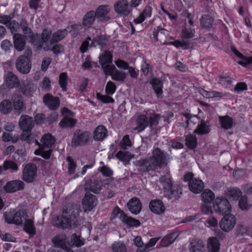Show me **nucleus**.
<instances>
[{
    "mask_svg": "<svg viewBox=\"0 0 252 252\" xmlns=\"http://www.w3.org/2000/svg\"><path fill=\"white\" fill-rule=\"evenodd\" d=\"M14 109L18 111H21L23 108V102L22 97L20 95L13 94L12 96Z\"/></svg>",
    "mask_w": 252,
    "mask_h": 252,
    "instance_id": "obj_41",
    "label": "nucleus"
},
{
    "mask_svg": "<svg viewBox=\"0 0 252 252\" xmlns=\"http://www.w3.org/2000/svg\"><path fill=\"white\" fill-rule=\"evenodd\" d=\"M236 221L235 216L233 214L228 213L225 214L220 220L219 223L220 227L223 231L228 232L234 228L236 224Z\"/></svg>",
    "mask_w": 252,
    "mask_h": 252,
    "instance_id": "obj_9",
    "label": "nucleus"
},
{
    "mask_svg": "<svg viewBox=\"0 0 252 252\" xmlns=\"http://www.w3.org/2000/svg\"><path fill=\"white\" fill-rule=\"evenodd\" d=\"M72 208L68 210L69 219L63 216H60L53 221V225L59 228L66 229L73 226L74 228L78 225L79 208L77 205L72 206Z\"/></svg>",
    "mask_w": 252,
    "mask_h": 252,
    "instance_id": "obj_1",
    "label": "nucleus"
},
{
    "mask_svg": "<svg viewBox=\"0 0 252 252\" xmlns=\"http://www.w3.org/2000/svg\"><path fill=\"white\" fill-rule=\"evenodd\" d=\"M4 170L11 169L14 171L18 170L17 164L13 161L6 160L4 162L3 166H2Z\"/></svg>",
    "mask_w": 252,
    "mask_h": 252,
    "instance_id": "obj_51",
    "label": "nucleus"
},
{
    "mask_svg": "<svg viewBox=\"0 0 252 252\" xmlns=\"http://www.w3.org/2000/svg\"><path fill=\"white\" fill-rule=\"evenodd\" d=\"M95 17L94 11H90L87 13L83 19V25L86 27L90 26L94 22Z\"/></svg>",
    "mask_w": 252,
    "mask_h": 252,
    "instance_id": "obj_39",
    "label": "nucleus"
},
{
    "mask_svg": "<svg viewBox=\"0 0 252 252\" xmlns=\"http://www.w3.org/2000/svg\"><path fill=\"white\" fill-rule=\"evenodd\" d=\"M251 205L248 201L246 196H242L239 202V207L242 211L247 210L250 208Z\"/></svg>",
    "mask_w": 252,
    "mask_h": 252,
    "instance_id": "obj_52",
    "label": "nucleus"
},
{
    "mask_svg": "<svg viewBox=\"0 0 252 252\" xmlns=\"http://www.w3.org/2000/svg\"><path fill=\"white\" fill-rule=\"evenodd\" d=\"M55 142V138L50 134H44L41 139V144L39 145V152L40 156L45 159H49L51 156L52 150L51 148ZM38 151L35 152L36 155H38Z\"/></svg>",
    "mask_w": 252,
    "mask_h": 252,
    "instance_id": "obj_4",
    "label": "nucleus"
},
{
    "mask_svg": "<svg viewBox=\"0 0 252 252\" xmlns=\"http://www.w3.org/2000/svg\"><path fill=\"white\" fill-rule=\"evenodd\" d=\"M40 87L42 89L49 91L51 89L50 79L48 77H45L41 83Z\"/></svg>",
    "mask_w": 252,
    "mask_h": 252,
    "instance_id": "obj_60",
    "label": "nucleus"
},
{
    "mask_svg": "<svg viewBox=\"0 0 252 252\" xmlns=\"http://www.w3.org/2000/svg\"><path fill=\"white\" fill-rule=\"evenodd\" d=\"M122 221L125 223L127 226L137 227L140 225V222L137 220L134 219L131 217L123 216L121 217Z\"/></svg>",
    "mask_w": 252,
    "mask_h": 252,
    "instance_id": "obj_40",
    "label": "nucleus"
},
{
    "mask_svg": "<svg viewBox=\"0 0 252 252\" xmlns=\"http://www.w3.org/2000/svg\"><path fill=\"white\" fill-rule=\"evenodd\" d=\"M4 81L6 85L9 88L17 87L19 86L20 81L16 75L12 72H8L5 75Z\"/></svg>",
    "mask_w": 252,
    "mask_h": 252,
    "instance_id": "obj_22",
    "label": "nucleus"
},
{
    "mask_svg": "<svg viewBox=\"0 0 252 252\" xmlns=\"http://www.w3.org/2000/svg\"><path fill=\"white\" fill-rule=\"evenodd\" d=\"M194 31L190 28H185L183 30L182 36L183 38H190L194 36Z\"/></svg>",
    "mask_w": 252,
    "mask_h": 252,
    "instance_id": "obj_56",
    "label": "nucleus"
},
{
    "mask_svg": "<svg viewBox=\"0 0 252 252\" xmlns=\"http://www.w3.org/2000/svg\"><path fill=\"white\" fill-rule=\"evenodd\" d=\"M117 158L125 163L128 162L133 157L128 152L119 151L116 155Z\"/></svg>",
    "mask_w": 252,
    "mask_h": 252,
    "instance_id": "obj_45",
    "label": "nucleus"
},
{
    "mask_svg": "<svg viewBox=\"0 0 252 252\" xmlns=\"http://www.w3.org/2000/svg\"><path fill=\"white\" fill-rule=\"evenodd\" d=\"M177 234L176 233H172L163 237L160 242V246L161 247H167L171 245L176 239Z\"/></svg>",
    "mask_w": 252,
    "mask_h": 252,
    "instance_id": "obj_33",
    "label": "nucleus"
},
{
    "mask_svg": "<svg viewBox=\"0 0 252 252\" xmlns=\"http://www.w3.org/2000/svg\"><path fill=\"white\" fill-rule=\"evenodd\" d=\"M215 211L221 215L227 214L231 212L232 208L228 201L222 197H217L213 202Z\"/></svg>",
    "mask_w": 252,
    "mask_h": 252,
    "instance_id": "obj_7",
    "label": "nucleus"
},
{
    "mask_svg": "<svg viewBox=\"0 0 252 252\" xmlns=\"http://www.w3.org/2000/svg\"><path fill=\"white\" fill-rule=\"evenodd\" d=\"M22 93L26 95H32L36 90V86L30 81L23 80L20 86Z\"/></svg>",
    "mask_w": 252,
    "mask_h": 252,
    "instance_id": "obj_20",
    "label": "nucleus"
},
{
    "mask_svg": "<svg viewBox=\"0 0 252 252\" xmlns=\"http://www.w3.org/2000/svg\"><path fill=\"white\" fill-rule=\"evenodd\" d=\"M37 177V167L34 163L26 164L23 170L22 179L25 182L32 183Z\"/></svg>",
    "mask_w": 252,
    "mask_h": 252,
    "instance_id": "obj_10",
    "label": "nucleus"
},
{
    "mask_svg": "<svg viewBox=\"0 0 252 252\" xmlns=\"http://www.w3.org/2000/svg\"><path fill=\"white\" fill-rule=\"evenodd\" d=\"M149 207L151 211L155 214H161L165 210V207L163 202L159 199L151 201L150 203Z\"/></svg>",
    "mask_w": 252,
    "mask_h": 252,
    "instance_id": "obj_21",
    "label": "nucleus"
},
{
    "mask_svg": "<svg viewBox=\"0 0 252 252\" xmlns=\"http://www.w3.org/2000/svg\"><path fill=\"white\" fill-rule=\"evenodd\" d=\"M113 252H126L125 245L121 242H116L112 245Z\"/></svg>",
    "mask_w": 252,
    "mask_h": 252,
    "instance_id": "obj_49",
    "label": "nucleus"
},
{
    "mask_svg": "<svg viewBox=\"0 0 252 252\" xmlns=\"http://www.w3.org/2000/svg\"><path fill=\"white\" fill-rule=\"evenodd\" d=\"M219 121L221 126L224 129H230L233 126V120L232 118L228 116L220 117Z\"/></svg>",
    "mask_w": 252,
    "mask_h": 252,
    "instance_id": "obj_38",
    "label": "nucleus"
},
{
    "mask_svg": "<svg viewBox=\"0 0 252 252\" xmlns=\"http://www.w3.org/2000/svg\"><path fill=\"white\" fill-rule=\"evenodd\" d=\"M165 156L159 149L156 148L153 150L151 158L145 163L147 170H152L158 166H160L164 163Z\"/></svg>",
    "mask_w": 252,
    "mask_h": 252,
    "instance_id": "obj_6",
    "label": "nucleus"
},
{
    "mask_svg": "<svg viewBox=\"0 0 252 252\" xmlns=\"http://www.w3.org/2000/svg\"><path fill=\"white\" fill-rule=\"evenodd\" d=\"M52 241L56 247L66 250L68 252H73L74 251L72 249H69L68 245L72 247L79 246V237L75 233L71 235L69 243L67 241L66 236L64 234L57 235L53 238Z\"/></svg>",
    "mask_w": 252,
    "mask_h": 252,
    "instance_id": "obj_2",
    "label": "nucleus"
},
{
    "mask_svg": "<svg viewBox=\"0 0 252 252\" xmlns=\"http://www.w3.org/2000/svg\"><path fill=\"white\" fill-rule=\"evenodd\" d=\"M158 115L153 114H141L138 116L136 120V126L134 129L139 132L143 131L150 124L151 125H156L158 121Z\"/></svg>",
    "mask_w": 252,
    "mask_h": 252,
    "instance_id": "obj_5",
    "label": "nucleus"
},
{
    "mask_svg": "<svg viewBox=\"0 0 252 252\" xmlns=\"http://www.w3.org/2000/svg\"><path fill=\"white\" fill-rule=\"evenodd\" d=\"M24 230L28 233L30 237H32L36 233V229L32 219L27 218L23 222Z\"/></svg>",
    "mask_w": 252,
    "mask_h": 252,
    "instance_id": "obj_29",
    "label": "nucleus"
},
{
    "mask_svg": "<svg viewBox=\"0 0 252 252\" xmlns=\"http://www.w3.org/2000/svg\"><path fill=\"white\" fill-rule=\"evenodd\" d=\"M225 194L230 199L237 200L242 195V192L237 188H229L226 189Z\"/></svg>",
    "mask_w": 252,
    "mask_h": 252,
    "instance_id": "obj_32",
    "label": "nucleus"
},
{
    "mask_svg": "<svg viewBox=\"0 0 252 252\" xmlns=\"http://www.w3.org/2000/svg\"><path fill=\"white\" fill-rule=\"evenodd\" d=\"M1 47L5 52H7L9 51L10 49L12 48V44L9 40L5 39L1 42Z\"/></svg>",
    "mask_w": 252,
    "mask_h": 252,
    "instance_id": "obj_62",
    "label": "nucleus"
},
{
    "mask_svg": "<svg viewBox=\"0 0 252 252\" xmlns=\"http://www.w3.org/2000/svg\"><path fill=\"white\" fill-rule=\"evenodd\" d=\"M159 239L158 237L151 238L149 242L145 245L144 249L140 250V252H147L151 250Z\"/></svg>",
    "mask_w": 252,
    "mask_h": 252,
    "instance_id": "obj_50",
    "label": "nucleus"
},
{
    "mask_svg": "<svg viewBox=\"0 0 252 252\" xmlns=\"http://www.w3.org/2000/svg\"><path fill=\"white\" fill-rule=\"evenodd\" d=\"M112 55L109 52H105L103 53L99 56V62L101 64L102 68L103 71L105 73V69L107 67L111 66L113 65L109 64V63H112Z\"/></svg>",
    "mask_w": 252,
    "mask_h": 252,
    "instance_id": "obj_27",
    "label": "nucleus"
},
{
    "mask_svg": "<svg viewBox=\"0 0 252 252\" xmlns=\"http://www.w3.org/2000/svg\"><path fill=\"white\" fill-rule=\"evenodd\" d=\"M3 218L6 223L19 226L23 224L28 216L25 210L20 209L17 211L13 210L3 213Z\"/></svg>",
    "mask_w": 252,
    "mask_h": 252,
    "instance_id": "obj_3",
    "label": "nucleus"
},
{
    "mask_svg": "<svg viewBox=\"0 0 252 252\" xmlns=\"http://www.w3.org/2000/svg\"><path fill=\"white\" fill-rule=\"evenodd\" d=\"M96 96L98 99L103 103H113L114 101V100L112 97L108 95H102L100 94H97Z\"/></svg>",
    "mask_w": 252,
    "mask_h": 252,
    "instance_id": "obj_58",
    "label": "nucleus"
},
{
    "mask_svg": "<svg viewBox=\"0 0 252 252\" xmlns=\"http://www.w3.org/2000/svg\"><path fill=\"white\" fill-rule=\"evenodd\" d=\"M160 183L165 191L170 192L171 194L174 196H176V194H175L172 189L171 177L169 174H168L165 176L161 177L160 179Z\"/></svg>",
    "mask_w": 252,
    "mask_h": 252,
    "instance_id": "obj_25",
    "label": "nucleus"
},
{
    "mask_svg": "<svg viewBox=\"0 0 252 252\" xmlns=\"http://www.w3.org/2000/svg\"><path fill=\"white\" fill-rule=\"evenodd\" d=\"M28 24L26 20L22 19L20 21L19 27L22 30L24 33L26 34V36L29 37L31 39V42H33L35 39V36L32 32L31 29L28 27Z\"/></svg>",
    "mask_w": 252,
    "mask_h": 252,
    "instance_id": "obj_35",
    "label": "nucleus"
},
{
    "mask_svg": "<svg viewBox=\"0 0 252 252\" xmlns=\"http://www.w3.org/2000/svg\"><path fill=\"white\" fill-rule=\"evenodd\" d=\"M52 34V31L49 29H45L42 32V46L45 51L50 50L51 49L50 40L48 42L49 39L51 38Z\"/></svg>",
    "mask_w": 252,
    "mask_h": 252,
    "instance_id": "obj_26",
    "label": "nucleus"
},
{
    "mask_svg": "<svg viewBox=\"0 0 252 252\" xmlns=\"http://www.w3.org/2000/svg\"><path fill=\"white\" fill-rule=\"evenodd\" d=\"M105 74L111 75L113 80L120 81H124L126 77V72L118 70L114 65L107 67L105 69Z\"/></svg>",
    "mask_w": 252,
    "mask_h": 252,
    "instance_id": "obj_15",
    "label": "nucleus"
},
{
    "mask_svg": "<svg viewBox=\"0 0 252 252\" xmlns=\"http://www.w3.org/2000/svg\"><path fill=\"white\" fill-rule=\"evenodd\" d=\"M201 196L204 203L201 207L202 212L205 214H211L213 212L211 203L215 198L214 193L209 189H205Z\"/></svg>",
    "mask_w": 252,
    "mask_h": 252,
    "instance_id": "obj_8",
    "label": "nucleus"
},
{
    "mask_svg": "<svg viewBox=\"0 0 252 252\" xmlns=\"http://www.w3.org/2000/svg\"><path fill=\"white\" fill-rule=\"evenodd\" d=\"M67 160L68 162V172L69 173L72 174L75 170L76 164L71 157H68L67 158Z\"/></svg>",
    "mask_w": 252,
    "mask_h": 252,
    "instance_id": "obj_64",
    "label": "nucleus"
},
{
    "mask_svg": "<svg viewBox=\"0 0 252 252\" xmlns=\"http://www.w3.org/2000/svg\"><path fill=\"white\" fill-rule=\"evenodd\" d=\"M25 184L22 181L15 180L8 182L3 186V189L6 192L12 193L23 190L25 188Z\"/></svg>",
    "mask_w": 252,
    "mask_h": 252,
    "instance_id": "obj_13",
    "label": "nucleus"
},
{
    "mask_svg": "<svg viewBox=\"0 0 252 252\" xmlns=\"http://www.w3.org/2000/svg\"><path fill=\"white\" fill-rule=\"evenodd\" d=\"M67 33L68 31L66 29L60 30L55 32L50 40L51 45H53L55 43L62 40Z\"/></svg>",
    "mask_w": 252,
    "mask_h": 252,
    "instance_id": "obj_34",
    "label": "nucleus"
},
{
    "mask_svg": "<svg viewBox=\"0 0 252 252\" xmlns=\"http://www.w3.org/2000/svg\"><path fill=\"white\" fill-rule=\"evenodd\" d=\"M210 132L209 125L205 122L201 121L197 128L194 130V132L198 134H205Z\"/></svg>",
    "mask_w": 252,
    "mask_h": 252,
    "instance_id": "obj_44",
    "label": "nucleus"
},
{
    "mask_svg": "<svg viewBox=\"0 0 252 252\" xmlns=\"http://www.w3.org/2000/svg\"><path fill=\"white\" fill-rule=\"evenodd\" d=\"M83 207L85 212L91 211L96 205L95 197L87 193L82 201Z\"/></svg>",
    "mask_w": 252,
    "mask_h": 252,
    "instance_id": "obj_18",
    "label": "nucleus"
},
{
    "mask_svg": "<svg viewBox=\"0 0 252 252\" xmlns=\"http://www.w3.org/2000/svg\"><path fill=\"white\" fill-rule=\"evenodd\" d=\"M123 216H126V215L119 208L116 207L114 209L112 213L113 218H118L122 221L121 217Z\"/></svg>",
    "mask_w": 252,
    "mask_h": 252,
    "instance_id": "obj_59",
    "label": "nucleus"
},
{
    "mask_svg": "<svg viewBox=\"0 0 252 252\" xmlns=\"http://www.w3.org/2000/svg\"><path fill=\"white\" fill-rule=\"evenodd\" d=\"M77 122V120L73 118H63L59 123V125L62 128L72 127Z\"/></svg>",
    "mask_w": 252,
    "mask_h": 252,
    "instance_id": "obj_43",
    "label": "nucleus"
},
{
    "mask_svg": "<svg viewBox=\"0 0 252 252\" xmlns=\"http://www.w3.org/2000/svg\"><path fill=\"white\" fill-rule=\"evenodd\" d=\"M116 90L115 84L111 82L108 81L106 85L105 92L107 94L112 95L114 94Z\"/></svg>",
    "mask_w": 252,
    "mask_h": 252,
    "instance_id": "obj_55",
    "label": "nucleus"
},
{
    "mask_svg": "<svg viewBox=\"0 0 252 252\" xmlns=\"http://www.w3.org/2000/svg\"><path fill=\"white\" fill-rule=\"evenodd\" d=\"M152 8L150 6L145 7L143 12L139 16L134 20L135 24H139L142 23L146 18H149L152 15Z\"/></svg>",
    "mask_w": 252,
    "mask_h": 252,
    "instance_id": "obj_31",
    "label": "nucleus"
},
{
    "mask_svg": "<svg viewBox=\"0 0 252 252\" xmlns=\"http://www.w3.org/2000/svg\"><path fill=\"white\" fill-rule=\"evenodd\" d=\"M43 102L46 107L52 110H57L59 107L60 104V98L49 93L43 96Z\"/></svg>",
    "mask_w": 252,
    "mask_h": 252,
    "instance_id": "obj_14",
    "label": "nucleus"
},
{
    "mask_svg": "<svg viewBox=\"0 0 252 252\" xmlns=\"http://www.w3.org/2000/svg\"><path fill=\"white\" fill-rule=\"evenodd\" d=\"M7 27L13 33L18 32V29H19V24L15 20H11Z\"/></svg>",
    "mask_w": 252,
    "mask_h": 252,
    "instance_id": "obj_57",
    "label": "nucleus"
},
{
    "mask_svg": "<svg viewBox=\"0 0 252 252\" xmlns=\"http://www.w3.org/2000/svg\"><path fill=\"white\" fill-rule=\"evenodd\" d=\"M59 84L60 87L62 89V90L64 92L66 91L67 88L66 85L68 82V77L66 73L62 72L59 76Z\"/></svg>",
    "mask_w": 252,
    "mask_h": 252,
    "instance_id": "obj_48",
    "label": "nucleus"
},
{
    "mask_svg": "<svg viewBox=\"0 0 252 252\" xmlns=\"http://www.w3.org/2000/svg\"><path fill=\"white\" fill-rule=\"evenodd\" d=\"M15 65L17 69L21 73H28L32 66L30 58L26 55L19 56L16 61Z\"/></svg>",
    "mask_w": 252,
    "mask_h": 252,
    "instance_id": "obj_11",
    "label": "nucleus"
},
{
    "mask_svg": "<svg viewBox=\"0 0 252 252\" xmlns=\"http://www.w3.org/2000/svg\"><path fill=\"white\" fill-rule=\"evenodd\" d=\"M111 10V7L108 5H101L99 6L94 12L95 16L99 18L102 22L109 20L110 18L108 15Z\"/></svg>",
    "mask_w": 252,
    "mask_h": 252,
    "instance_id": "obj_16",
    "label": "nucleus"
},
{
    "mask_svg": "<svg viewBox=\"0 0 252 252\" xmlns=\"http://www.w3.org/2000/svg\"><path fill=\"white\" fill-rule=\"evenodd\" d=\"M200 93L206 98L221 97L223 96L222 93L217 91L207 92L203 89L200 90Z\"/></svg>",
    "mask_w": 252,
    "mask_h": 252,
    "instance_id": "obj_47",
    "label": "nucleus"
},
{
    "mask_svg": "<svg viewBox=\"0 0 252 252\" xmlns=\"http://www.w3.org/2000/svg\"><path fill=\"white\" fill-rule=\"evenodd\" d=\"M107 135V130L103 126H98L94 130L93 138L95 141L103 140Z\"/></svg>",
    "mask_w": 252,
    "mask_h": 252,
    "instance_id": "obj_23",
    "label": "nucleus"
},
{
    "mask_svg": "<svg viewBox=\"0 0 252 252\" xmlns=\"http://www.w3.org/2000/svg\"><path fill=\"white\" fill-rule=\"evenodd\" d=\"M2 139L4 142L11 141L12 143H16L18 140V137L17 136H13L11 133L6 132L3 133Z\"/></svg>",
    "mask_w": 252,
    "mask_h": 252,
    "instance_id": "obj_54",
    "label": "nucleus"
},
{
    "mask_svg": "<svg viewBox=\"0 0 252 252\" xmlns=\"http://www.w3.org/2000/svg\"><path fill=\"white\" fill-rule=\"evenodd\" d=\"M91 140V135L89 132L85 131L80 134V145H85Z\"/></svg>",
    "mask_w": 252,
    "mask_h": 252,
    "instance_id": "obj_53",
    "label": "nucleus"
},
{
    "mask_svg": "<svg viewBox=\"0 0 252 252\" xmlns=\"http://www.w3.org/2000/svg\"><path fill=\"white\" fill-rule=\"evenodd\" d=\"M19 124L20 128L23 131H31L34 123L32 117L23 115L20 117Z\"/></svg>",
    "mask_w": 252,
    "mask_h": 252,
    "instance_id": "obj_17",
    "label": "nucleus"
},
{
    "mask_svg": "<svg viewBox=\"0 0 252 252\" xmlns=\"http://www.w3.org/2000/svg\"><path fill=\"white\" fill-rule=\"evenodd\" d=\"M204 245L202 240H193L190 244L189 251L190 252H204Z\"/></svg>",
    "mask_w": 252,
    "mask_h": 252,
    "instance_id": "obj_36",
    "label": "nucleus"
},
{
    "mask_svg": "<svg viewBox=\"0 0 252 252\" xmlns=\"http://www.w3.org/2000/svg\"><path fill=\"white\" fill-rule=\"evenodd\" d=\"M13 106L11 102L5 99L0 103V111L4 114H7L11 112Z\"/></svg>",
    "mask_w": 252,
    "mask_h": 252,
    "instance_id": "obj_42",
    "label": "nucleus"
},
{
    "mask_svg": "<svg viewBox=\"0 0 252 252\" xmlns=\"http://www.w3.org/2000/svg\"><path fill=\"white\" fill-rule=\"evenodd\" d=\"M207 248L208 252H219L220 249V243L216 237H210L207 241Z\"/></svg>",
    "mask_w": 252,
    "mask_h": 252,
    "instance_id": "obj_28",
    "label": "nucleus"
},
{
    "mask_svg": "<svg viewBox=\"0 0 252 252\" xmlns=\"http://www.w3.org/2000/svg\"><path fill=\"white\" fill-rule=\"evenodd\" d=\"M150 84L152 85L153 88L158 97H160L162 94V84L161 81L158 79L154 78L150 81Z\"/></svg>",
    "mask_w": 252,
    "mask_h": 252,
    "instance_id": "obj_37",
    "label": "nucleus"
},
{
    "mask_svg": "<svg viewBox=\"0 0 252 252\" xmlns=\"http://www.w3.org/2000/svg\"><path fill=\"white\" fill-rule=\"evenodd\" d=\"M115 11L118 14L127 16L132 11L127 0H118L114 5Z\"/></svg>",
    "mask_w": 252,
    "mask_h": 252,
    "instance_id": "obj_12",
    "label": "nucleus"
},
{
    "mask_svg": "<svg viewBox=\"0 0 252 252\" xmlns=\"http://www.w3.org/2000/svg\"><path fill=\"white\" fill-rule=\"evenodd\" d=\"M204 188V184L203 182L197 179L192 180L189 182V189L194 193H200Z\"/></svg>",
    "mask_w": 252,
    "mask_h": 252,
    "instance_id": "obj_30",
    "label": "nucleus"
},
{
    "mask_svg": "<svg viewBox=\"0 0 252 252\" xmlns=\"http://www.w3.org/2000/svg\"><path fill=\"white\" fill-rule=\"evenodd\" d=\"M197 139L193 135H187L186 137V144L189 149H194L197 145Z\"/></svg>",
    "mask_w": 252,
    "mask_h": 252,
    "instance_id": "obj_46",
    "label": "nucleus"
},
{
    "mask_svg": "<svg viewBox=\"0 0 252 252\" xmlns=\"http://www.w3.org/2000/svg\"><path fill=\"white\" fill-rule=\"evenodd\" d=\"M115 63L116 66L120 69L126 70L129 66L128 64L122 60H118L115 61Z\"/></svg>",
    "mask_w": 252,
    "mask_h": 252,
    "instance_id": "obj_63",
    "label": "nucleus"
},
{
    "mask_svg": "<svg viewBox=\"0 0 252 252\" xmlns=\"http://www.w3.org/2000/svg\"><path fill=\"white\" fill-rule=\"evenodd\" d=\"M120 146L123 149H126L127 147L131 146V141L128 135H126L124 136L120 143Z\"/></svg>",
    "mask_w": 252,
    "mask_h": 252,
    "instance_id": "obj_61",
    "label": "nucleus"
},
{
    "mask_svg": "<svg viewBox=\"0 0 252 252\" xmlns=\"http://www.w3.org/2000/svg\"><path fill=\"white\" fill-rule=\"evenodd\" d=\"M13 42L14 46L17 51H23L26 45L25 36L21 34L14 33L13 35Z\"/></svg>",
    "mask_w": 252,
    "mask_h": 252,
    "instance_id": "obj_24",
    "label": "nucleus"
},
{
    "mask_svg": "<svg viewBox=\"0 0 252 252\" xmlns=\"http://www.w3.org/2000/svg\"><path fill=\"white\" fill-rule=\"evenodd\" d=\"M129 211L134 215L140 213L142 209V204L139 199L136 197L131 198L127 203Z\"/></svg>",
    "mask_w": 252,
    "mask_h": 252,
    "instance_id": "obj_19",
    "label": "nucleus"
}]
</instances>
